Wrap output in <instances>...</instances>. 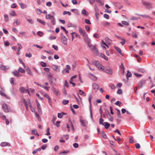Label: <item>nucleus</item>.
Segmentation results:
<instances>
[{
    "label": "nucleus",
    "instance_id": "nucleus-49",
    "mask_svg": "<svg viewBox=\"0 0 155 155\" xmlns=\"http://www.w3.org/2000/svg\"><path fill=\"white\" fill-rule=\"evenodd\" d=\"M19 72H20L21 73H24L25 72V71L22 68H19L18 69Z\"/></svg>",
    "mask_w": 155,
    "mask_h": 155
},
{
    "label": "nucleus",
    "instance_id": "nucleus-3",
    "mask_svg": "<svg viewBox=\"0 0 155 155\" xmlns=\"http://www.w3.org/2000/svg\"><path fill=\"white\" fill-rule=\"evenodd\" d=\"M92 62L94 65L96 66L98 68L104 70V67L99 63L98 61L94 60L92 61Z\"/></svg>",
    "mask_w": 155,
    "mask_h": 155
},
{
    "label": "nucleus",
    "instance_id": "nucleus-38",
    "mask_svg": "<svg viewBox=\"0 0 155 155\" xmlns=\"http://www.w3.org/2000/svg\"><path fill=\"white\" fill-rule=\"evenodd\" d=\"M14 80H15V78H10V83L12 84H13V85L16 84H15L14 83Z\"/></svg>",
    "mask_w": 155,
    "mask_h": 155
},
{
    "label": "nucleus",
    "instance_id": "nucleus-35",
    "mask_svg": "<svg viewBox=\"0 0 155 155\" xmlns=\"http://www.w3.org/2000/svg\"><path fill=\"white\" fill-rule=\"evenodd\" d=\"M10 14L11 15H12V16H16V15L15 11L13 10L11 12Z\"/></svg>",
    "mask_w": 155,
    "mask_h": 155
},
{
    "label": "nucleus",
    "instance_id": "nucleus-19",
    "mask_svg": "<svg viewBox=\"0 0 155 155\" xmlns=\"http://www.w3.org/2000/svg\"><path fill=\"white\" fill-rule=\"evenodd\" d=\"M0 68L2 70L5 71L8 69L9 67L8 66H5L2 65L0 66Z\"/></svg>",
    "mask_w": 155,
    "mask_h": 155
},
{
    "label": "nucleus",
    "instance_id": "nucleus-45",
    "mask_svg": "<svg viewBox=\"0 0 155 155\" xmlns=\"http://www.w3.org/2000/svg\"><path fill=\"white\" fill-rule=\"evenodd\" d=\"M104 120L101 118H100L99 119V123L100 124L102 125H104V123H103Z\"/></svg>",
    "mask_w": 155,
    "mask_h": 155
},
{
    "label": "nucleus",
    "instance_id": "nucleus-27",
    "mask_svg": "<svg viewBox=\"0 0 155 155\" xmlns=\"http://www.w3.org/2000/svg\"><path fill=\"white\" fill-rule=\"evenodd\" d=\"M104 125L106 129H107L110 126V124L108 122H105L104 123Z\"/></svg>",
    "mask_w": 155,
    "mask_h": 155
},
{
    "label": "nucleus",
    "instance_id": "nucleus-46",
    "mask_svg": "<svg viewBox=\"0 0 155 155\" xmlns=\"http://www.w3.org/2000/svg\"><path fill=\"white\" fill-rule=\"evenodd\" d=\"M36 10L37 11V13L38 14L40 15L42 12V11L39 8H37Z\"/></svg>",
    "mask_w": 155,
    "mask_h": 155
},
{
    "label": "nucleus",
    "instance_id": "nucleus-22",
    "mask_svg": "<svg viewBox=\"0 0 155 155\" xmlns=\"http://www.w3.org/2000/svg\"><path fill=\"white\" fill-rule=\"evenodd\" d=\"M137 15L140 16L141 17H142L143 18H150L151 19H152V18L150 17L148 15H140L139 14H137Z\"/></svg>",
    "mask_w": 155,
    "mask_h": 155
},
{
    "label": "nucleus",
    "instance_id": "nucleus-40",
    "mask_svg": "<svg viewBox=\"0 0 155 155\" xmlns=\"http://www.w3.org/2000/svg\"><path fill=\"white\" fill-rule=\"evenodd\" d=\"M0 94L1 95L4 96L5 97L8 98V96L4 92L2 91H0Z\"/></svg>",
    "mask_w": 155,
    "mask_h": 155
},
{
    "label": "nucleus",
    "instance_id": "nucleus-11",
    "mask_svg": "<svg viewBox=\"0 0 155 155\" xmlns=\"http://www.w3.org/2000/svg\"><path fill=\"white\" fill-rule=\"evenodd\" d=\"M36 103L37 107L38 112L39 114H42L41 110L40 108V105L38 102L36 100Z\"/></svg>",
    "mask_w": 155,
    "mask_h": 155
},
{
    "label": "nucleus",
    "instance_id": "nucleus-55",
    "mask_svg": "<svg viewBox=\"0 0 155 155\" xmlns=\"http://www.w3.org/2000/svg\"><path fill=\"white\" fill-rule=\"evenodd\" d=\"M25 56L26 57H28L29 58H30L31 57L32 54L31 53H29V54L27 53L25 54Z\"/></svg>",
    "mask_w": 155,
    "mask_h": 155
},
{
    "label": "nucleus",
    "instance_id": "nucleus-60",
    "mask_svg": "<svg viewBox=\"0 0 155 155\" xmlns=\"http://www.w3.org/2000/svg\"><path fill=\"white\" fill-rule=\"evenodd\" d=\"M63 116V115L62 114L58 113V116L59 118H61Z\"/></svg>",
    "mask_w": 155,
    "mask_h": 155
},
{
    "label": "nucleus",
    "instance_id": "nucleus-59",
    "mask_svg": "<svg viewBox=\"0 0 155 155\" xmlns=\"http://www.w3.org/2000/svg\"><path fill=\"white\" fill-rule=\"evenodd\" d=\"M138 19V18L134 16H132L130 18V19L131 20H137Z\"/></svg>",
    "mask_w": 155,
    "mask_h": 155
},
{
    "label": "nucleus",
    "instance_id": "nucleus-4",
    "mask_svg": "<svg viewBox=\"0 0 155 155\" xmlns=\"http://www.w3.org/2000/svg\"><path fill=\"white\" fill-rule=\"evenodd\" d=\"M78 31L80 35H82L84 39L87 38V35L86 33L85 30L83 29L81 27H79Z\"/></svg>",
    "mask_w": 155,
    "mask_h": 155
},
{
    "label": "nucleus",
    "instance_id": "nucleus-31",
    "mask_svg": "<svg viewBox=\"0 0 155 155\" xmlns=\"http://www.w3.org/2000/svg\"><path fill=\"white\" fill-rule=\"evenodd\" d=\"M10 144L8 143L7 142H2L1 143V146L2 147H4L6 146L9 145Z\"/></svg>",
    "mask_w": 155,
    "mask_h": 155
},
{
    "label": "nucleus",
    "instance_id": "nucleus-34",
    "mask_svg": "<svg viewBox=\"0 0 155 155\" xmlns=\"http://www.w3.org/2000/svg\"><path fill=\"white\" fill-rule=\"evenodd\" d=\"M61 41L64 45H66L67 44V39H61Z\"/></svg>",
    "mask_w": 155,
    "mask_h": 155
},
{
    "label": "nucleus",
    "instance_id": "nucleus-57",
    "mask_svg": "<svg viewBox=\"0 0 155 155\" xmlns=\"http://www.w3.org/2000/svg\"><path fill=\"white\" fill-rule=\"evenodd\" d=\"M122 24L128 26L129 25V23L126 21H123L122 22Z\"/></svg>",
    "mask_w": 155,
    "mask_h": 155
},
{
    "label": "nucleus",
    "instance_id": "nucleus-16",
    "mask_svg": "<svg viewBox=\"0 0 155 155\" xmlns=\"http://www.w3.org/2000/svg\"><path fill=\"white\" fill-rule=\"evenodd\" d=\"M69 152V150H64L59 153L58 155H67Z\"/></svg>",
    "mask_w": 155,
    "mask_h": 155
},
{
    "label": "nucleus",
    "instance_id": "nucleus-13",
    "mask_svg": "<svg viewBox=\"0 0 155 155\" xmlns=\"http://www.w3.org/2000/svg\"><path fill=\"white\" fill-rule=\"evenodd\" d=\"M2 107L3 110L5 112H8V109L7 105L5 104H3L2 105Z\"/></svg>",
    "mask_w": 155,
    "mask_h": 155
},
{
    "label": "nucleus",
    "instance_id": "nucleus-51",
    "mask_svg": "<svg viewBox=\"0 0 155 155\" xmlns=\"http://www.w3.org/2000/svg\"><path fill=\"white\" fill-rule=\"evenodd\" d=\"M101 133H102V136L104 138L106 139L107 138L106 135L105 134V133L103 131H102Z\"/></svg>",
    "mask_w": 155,
    "mask_h": 155
},
{
    "label": "nucleus",
    "instance_id": "nucleus-28",
    "mask_svg": "<svg viewBox=\"0 0 155 155\" xmlns=\"http://www.w3.org/2000/svg\"><path fill=\"white\" fill-rule=\"evenodd\" d=\"M106 44H107L103 40L102 41V42L101 45V46L103 47V49H106L105 46H105L106 45Z\"/></svg>",
    "mask_w": 155,
    "mask_h": 155
},
{
    "label": "nucleus",
    "instance_id": "nucleus-9",
    "mask_svg": "<svg viewBox=\"0 0 155 155\" xmlns=\"http://www.w3.org/2000/svg\"><path fill=\"white\" fill-rule=\"evenodd\" d=\"M96 56H98L101 57L104 59L105 60L107 61L108 60V58L106 57L104 54L101 53H99L98 52V54L96 55Z\"/></svg>",
    "mask_w": 155,
    "mask_h": 155
},
{
    "label": "nucleus",
    "instance_id": "nucleus-25",
    "mask_svg": "<svg viewBox=\"0 0 155 155\" xmlns=\"http://www.w3.org/2000/svg\"><path fill=\"white\" fill-rule=\"evenodd\" d=\"M12 73L15 76H17V77H19V76H21L20 74L17 71H13V72H12Z\"/></svg>",
    "mask_w": 155,
    "mask_h": 155
},
{
    "label": "nucleus",
    "instance_id": "nucleus-20",
    "mask_svg": "<svg viewBox=\"0 0 155 155\" xmlns=\"http://www.w3.org/2000/svg\"><path fill=\"white\" fill-rule=\"evenodd\" d=\"M81 13L83 15L85 16H87L88 14V12L86 11V10L84 9H83L82 10Z\"/></svg>",
    "mask_w": 155,
    "mask_h": 155
},
{
    "label": "nucleus",
    "instance_id": "nucleus-23",
    "mask_svg": "<svg viewBox=\"0 0 155 155\" xmlns=\"http://www.w3.org/2000/svg\"><path fill=\"white\" fill-rule=\"evenodd\" d=\"M114 48L119 53L121 54H122L121 50L120 48L116 46H114Z\"/></svg>",
    "mask_w": 155,
    "mask_h": 155
},
{
    "label": "nucleus",
    "instance_id": "nucleus-17",
    "mask_svg": "<svg viewBox=\"0 0 155 155\" xmlns=\"http://www.w3.org/2000/svg\"><path fill=\"white\" fill-rule=\"evenodd\" d=\"M71 34L72 37V39L79 37V35L77 34L75 32H72L71 33Z\"/></svg>",
    "mask_w": 155,
    "mask_h": 155
},
{
    "label": "nucleus",
    "instance_id": "nucleus-61",
    "mask_svg": "<svg viewBox=\"0 0 155 155\" xmlns=\"http://www.w3.org/2000/svg\"><path fill=\"white\" fill-rule=\"evenodd\" d=\"M4 16L5 19L6 21H8V16L6 15H4Z\"/></svg>",
    "mask_w": 155,
    "mask_h": 155
},
{
    "label": "nucleus",
    "instance_id": "nucleus-42",
    "mask_svg": "<svg viewBox=\"0 0 155 155\" xmlns=\"http://www.w3.org/2000/svg\"><path fill=\"white\" fill-rule=\"evenodd\" d=\"M108 119L109 120L111 121V122H113V121L114 118L113 117L110 115H109V117H108Z\"/></svg>",
    "mask_w": 155,
    "mask_h": 155
},
{
    "label": "nucleus",
    "instance_id": "nucleus-26",
    "mask_svg": "<svg viewBox=\"0 0 155 155\" xmlns=\"http://www.w3.org/2000/svg\"><path fill=\"white\" fill-rule=\"evenodd\" d=\"M26 105H25L26 107V110H28V106L29 107H32V106L31 105V103H30V102H28L26 101Z\"/></svg>",
    "mask_w": 155,
    "mask_h": 155
},
{
    "label": "nucleus",
    "instance_id": "nucleus-58",
    "mask_svg": "<svg viewBox=\"0 0 155 155\" xmlns=\"http://www.w3.org/2000/svg\"><path fill=\"white\" fill-rule=\"evenodd\" d=\"M94 10L96 12L98 13L99 10V9L98 8L97 5H95L94 7Z\"/></svg>",
    "mask_w": 155,
    "mask_h": 155
},
{
    "label": "nucleus",
    "instance_id": "nucleus-7",
    "mask_svg": "<svg viewBox=\"0 0 155 155\" xmlns=\"http://www.w3.org/2000/svg\"><path fill=\"white\" fill-rule=\"evenodd\" d=\"M92 98V96L91 95H89V98H88V101L89 102L90 106H89V110L90 111V116L91 118L92 119H93L92 117V111L91 109V100Z\"/></svg>",
    "mask_w": 155,
    "mask_h": 155
},
{
    "label": "nucleus",
    "instance_id": "nucleus-48",
    "mask_svg": "<svg viewBox=\"0 0 155 155\" xmlns=\"http://www.w3.org/2000/svg\"><path fill=\"white\" fill-rule=\"evenodd\" d=\"M37 133L36 129H34L31 131V133L32 134L35 135Z\"/></svg>",
    "mask_w": 155,
    "mask_h": 155
},
{
    "label": "nucleus",
    "instance_id": "nucleus-52",
    "mask_svg": "<svg viewBox=\"0 0 155 155\" xmlns=\"http://www.w3.org/2000/svg\"><path fill=\"white\" fill-rule=\"evenodd\" d=\"M122 103L119 101H117L115 103V104L117 105L118 106H120V104H121Z\"/></svg>",
    "mask_w": 155,
    "mask_h": 155
},
{
    "label": "nucleus",
    "instance_id": "nucleus-6",
    "mask_svg": "<svg viewBox=\"0 0 155 155\" xmlns=\"http://www.w3.org/2000/svg\"><path fill=\"white\" fill-rule=\"evenodd\" d=\"M51 90L57 96H59L61 94V93L59 90L56 89L54 87H51Z\"/></svg>",
    "mask_w": 155,
    "mask_h": 155
},
{
    "label": "nucleus",
    "instance_id": "nucleus-10",
    "mask_svg": "<svg viewBox=\"0 0 155 155\" xmlns=\"http://www.w3.org/2000/svg\"><path fill=\"white\" fill-rule=\"evenodd\" d=\"M80 122L82 126L84 127L86 126L88 124L87 121L85 120H81Z\"/></svg>",
    "mask_w": 155,
    "mask_h": 155
},
{
    "label": "nucleus",
    "instance_id": "nucleus-41",
    "mask_svg": "<svg viewBox=\"0 0 155 155\" xmlns=\"http://www.w3.org/2000/svg\"><path fill=\"white\" fill-rule=\"evenodd\" d=\"M56 117H55L54 115L53 116V118L51 120V122L53 123L55 125V123H54L56 120Z\"/></svg>",
    "mask_w": 155,
    "mask_h": 155
},
{
    "label": "nucleus",
    "instance_id": "nucleus-8",
    "mask_svg": "<svg viewBox=\"0 0 155 155\" xmlns=\"http://www.w3.org/2000/svg\"><path fill=\"white\" fill-rule=\"evenodd\" d=\"M103 71L104 72L110 75H112L113 73L112 70L109 68H104Z\"/></svg>",
    "mask_w": 155,
    "mask_h": 155
},
{
    "label": "nucleus",
    "instance_id": "nucleus-56",
    "mask_svg": "<svg viewBox=\"0 0 155 155\" xmlns=\"http://www.w3.org/2000/svg\"><path fill=\"white\" fill-rule=\"evenodd\" d=\"M64 86H66L67 87H68L69 86L68 83L66 80L64 81Z\"/></svg>",
    "mask_w": 155,
    "mask_h": 155
},
{
    "label": "nucleus",
    "instance_id": "nucleus-63",
    "mask_svg": "<svg viewBox=\"0 0 155 155\" xmlns=\"http://www.w3.org/2000/svg\"><path fill=\"white\" fill-rule=\"evenodd\" d=\"M41 65L43 67H45L47 65L45 63L42 61L41 62Z\"/></svg>",
    "mask_w": 155,
    "mask_h": 155
},
{
    "label": "nucleus",
    "instance_id": "nucleus-5",
    "mask_svg": "<svg viewBox=\"0 0 155 155\" xmlns=\"http://www.w3.org/2000/svg\"><path fill=\"white\" fill-rule=\"evenodd\" d=\"M46 18L50 19L51 21V23L53 25H54L55 24V18L53 16H51L50 14L46 15Z\"/></svg>",
    "mask_w": 155,
    "mask_h": 155
},
{
    "label": "nucleus",
    "instance_id": "nucleus-54",
    "mask_svg": "<svg viewBox=\"0 0 155 155\" xmlns=\"http://www.w3.org/2000/svg\"><path fill=\"white\" fill-rule=\"evenodd\" d=\"M136 147L137 149H139L140 148V144L139 143H136L135 144Z\"/></svg>",
    "mask_w": 155,
    "mask_h": 155
},
{
    "label": "nucleus",
    "instance_id": "nucleus-53",
    "mask_svg": "<svg viewBox=\"0 0 155 155\" xmlns=\"http://www.w3.org/2000/svg\"><path fill=\"white\" fill-rule=\"evenodd\" d=\"M27 72L28 74L29 75L33 76V74L32 73L30 69H28L27 70Z\"/></svg>",
    "mask_w": 155,
    "mask_h": 155
},
{
    "label": "nucleus",
    "instance_id": "nucleus-1",
    "mask_svg": "<svg viewBox=\"0 0 155 155\" xmlns=\"http://www.w3.org/2000/svg\"><path fill=\"white\" fill-rule=\"evenodd\" d=\"M85 41L91 51L96 55L98 54V50L96 45H93L91 43L90 39H85Z\"/></svg>",
    "mask_w": 155,
    "mask_h": 155
},
{
    "label": "nucleus",
    "instance_id": "nucleus-12",
    "mask_svg": "<svg viewBox=\"0 0 155 155\" xmlns=\"http://www.w3.org/2000/svg\"><path fill=\"white\" fill-rule=\"evenodd\" d=\"M71 69V67L70 66L68 65H66V67L65 68L64 70H63L62 71V73L63 74H64V71H65L66 73H69V70Z\"/></svg>",
    "mask_w": 155,
    "mask_h": 155
},
{
    "label": "nucleus",
    "instance_id": "nucleus-14",
    "mask_svg": "<svg viewBox=\"0 0 155 155\" xmlns=\"http://www.w3.org/2000/svg\"><path fill=\"white\" fill-rule=\"evenodd\" d=\"M93 87L94 90L96 92L99 88V86L97 84L94 83L93 84Z\"/></svg>",
    "mask_w": 155,
    "mask_h": 155
},
{
    "label": "nucleus",
    "instance_id": "nucleus-44",
    "mask_svg": "<svg viewBox=\"0 0 155 155\" xmlns=\"http://www.w3.org/2000/svg\"><path fill=\"white\" fill-rule=\"evenodd\" d=\"M69 102V101L68 100H64L62 102V103L64 104L65 105L67 104Z\"/></svg>",
    "mask_w": 155,
    "mask_h": 155
},
{
    "label": "nucleus",
    "instance_id": "nucleus-30",
    "mask_svg": "<svg viewBox=\"0 0 155 155\" xmlns=\"http://www.w3.org/2000/svg\"><path fill=\"white\" fill-rule=\"evenodd\" d=\"M132 76V74H131V73L129 71H127V80H128V78L129 77H130Z\"/></svg>",
    "mask_w": 155,
    "mask_h": 155
},
{
    "label": "nucleus",
    "instance_id": "nucleus-62",
    "mask_svg": "<svg viewBox=\"0 0 155 155\" xmlns=\"http://www.w3.org/2000/svg\"><path fill=\"white\" fill-rule=\"evenodd\" d=\"M112 89H114L115 87L114 84H112L109 86Z\"/></svg>",
    "mask_w": 155,
    "mask_h": 155
},
{
    "label": "nucleus",
    "instance_id": "nucleus-18",
    "mask_svg": "<svg viewBox=\"0 0 155 155\" xmlns=\"http://www.w3.org/2000/svg\"><path fill=\"white\" fill-rule=\"evenodd\" d=\"M52 68L54 70L56 71H59V70H58V69L59 68V67L55 65H53L52 66Z\"/></svg>",
    "mask_w": 155,
    "mask_h": 155
},
{
    "label": "nucleus",
    "instance_id": "nucleus-33",
    "mask_svg": "<svg viewBox=\"0 0 155 155\" xmlns=\"http://www.w3.org/2000/svg\"><path fill=\"white\" fill-rule=\"evenodd\" d=\"M37 21L43 25H45V22L43 20L38 18L37 19Z\"/></svg>",
    "mask_w": 155,
    "mask_h": 155
},
{
    "label": "nucleus",
    "instance_id": "nucleus-39",
    "mask_svg": "<svg viewBox=\"0 0 155 155\" xmlns=\"http://www.w3.org/2000/svg\"><path fill=\"white\" fill-rule=\"evenodd\" d=\"M120 68L121 71L123 73V74H124V67L123 64H121L120 66Z\"/></svg>",
    "mask_w": 155,
    "mask_h": 155
},
{
    "label": "nucleus",
    "instance_id": "nucleus-2",
    "mask_svg": "<svg viewBox=\"0 0 155 155\" xmlns=\"http://www.w3.org/2000/svg\"><path fill=\"white\" fill-rule=\"evenodd\" d=\"M142 3L144 7L148 10H151L153 8L152 4L149 2L142 0Z\"/></svg>",
    "mask_w": 155,
    "mask_h": 155
},
{
    "label": "nucleus",
    "instance_id": "nucleus-15",
    "mask_svg": "<svg viewBox=\"0 0 155 155\" xmlns=\"http://www.w3.org/2000/svg\"><path fill=\"white\" fill-rule=\"evenodd\" d=\"M20 92L22 93H26L28 92L29 94V92L28 90H26L24 87H20L19 89Z\"/></svg>",
    "mask_w": 155,
    "mask_h": 155
},
{
    "label": "nucleus",
    "instance_id": "nucleus-32",
    "mask_svg": "<svg viewBox=\"0 0 155 155\" xmlns=\"http://www.w3.org/2000/svg\"><path fill=\"white\" fill-rule=\"evenodd\" d=\"M144 83V81H141L138 83V86L139 87H141L143 85Z\"/></svg>",
    "mask_w": 155,
    "mask_h": 155
},
{
    "label": "nucleus",
    "instance_id": "nucleus-24",
    "mask_svg": "<svg viewBox=\"0 0 155 155\" xmlns=\"http://www.w3.org/2000/svg\"><path fill=\"white\" fill-rule=\"evenodd\" d=\"M19 5H20L22 9L25 8H27V5L23 3H19Z\"/></svg>",
    "mask_w": 155,
    "mask_h": 155
},
{
    "label": "nucleus",
    "instance_id": "nucleus-43",
    "mask_svg": "<svg viewBox=\"0 0 155 155\" xmlns=\"http://www.w3.org/2000/svg\"><path fill=\"white\" fill-rule=\"evenodd\" d=\"M15 23L17 25H18L20 24V22L18 19H15L14 20V21L13 23V24H14Z\"/></svg>",
    "mask_w": 155,
    "mask_h": 155
},
{
    "label": "nucleus",
    "instance_id": "nucleus-50",
    "mask_svg": "<svg viewBox=\"0 0 155 155\" xmlns=\"http://www.w3.org/2000/svg\"><path fill=\"white\" fill-rule=\"evenodd\" d=\"M117 111V116L119 117H120V111L118 109L116 110Z\"/></svg>",
    "mask_w": 155,
    "mask_h": 155
},
{
    "label": "nucleus",
    "instance_id": "nucleus-21",
    "mask_svg": "<svg viewBox=\"0 0 155 155\" xmlns=\"http://www.w3.org/2000/svg\"><path fill=\"white\" fill-rule=\"evenodd\" d=\"M95 1L97 2L100 5L102 6L104 4L103 0H95Z\"/></svg>",
    "mask_w": 155,
    "mask_h": 155
},
{
    "label": "nucleus",
    "instance_id": "nucleus-47",
    "mask_svg": "<svg viewBox=\"0 0 155 155\" xmlns=\"http://www.w3.org/2000/svg\"><path fill=\"white\" fill-rule=\"evenodd\" d=\"M85 22L87 24H91V23L89 20L88 19H85L84 20Z\"/></svg>",
    "mask_w": 155,
    "mask_h": 155
},
{
    "label": "nucleus",
    "instance_id": "nucleus-36",
    "mask_svg": "<svg viewBox=\"0 0 155 155\" xmlns=\"http://www.w3.org/2000/svg\"><path fill=\"white\" fill-rule=\"evenodd\" d=\"M18 53L17 54H19V51L21 50V45L20 44L18 43Z\"/></svg>",
    "mask_w": 155,
    "mask_h": 155
},
{
    "label": "nucleus",
    "instance_id": "nucleus-37",
    "mask_svg": "<svg viewBox=\"0 0 155 155\" xmlns=\"http://www.w3.org/2000/svg\"><path fill=\"white\" fill-rule=\"evenodd\" d=\"M79 93L80 95H82L84 96H85L86 95L85 94V93L83 91L81 90H79Z\"/></svg>",
    "mask_w": 155,
    "mask_h": 155
},
{
    "label": "nucleus",
    "instance_id": "nucleus-29",
    "mask_svg": "<svg viewBox=\"0 0 155 155\" xmlns=\"http://www.w3.org/2000/svg\"><path fill=\"white\" fill-rule=\"evenodd\" d=\"M26 19L30 24H33L34 23V21L32 19H28L26 18Z\"/></svg>",
    "mask_w": 155,
    "mask_h": 155
},
{
    "label": "nucleus",
    "instance_id": "nucleus-64",
    "mask_svg": "<svg viewBox=\"0 0 155 155\" xmlns=\"http://www.w3.org/2000/svg\"><path fill=\"white\" fill-rule=\"evenodd\" d=\"M52 3L51 2L49 1L47 2L46 3V5L47 6L50 7V6L51 5Z\"/></svg>",
    "mask_w": 155,
    "mask_h": 155
}]
</instances>
